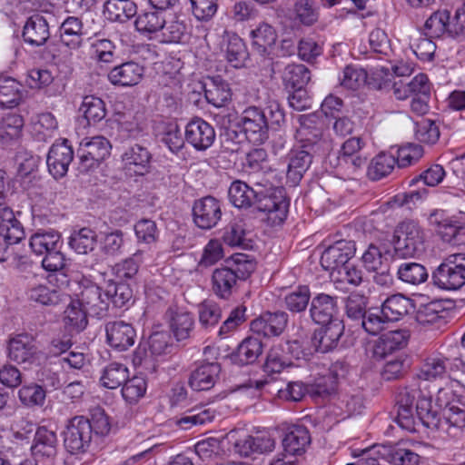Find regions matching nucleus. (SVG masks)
Wrapping results in <instances>:
<instances>
[{"label": "nucleus", "mask_w": 465, "mask_h": 465, "mask_svg": "<svg viewBox=\"0 0 465 465\" xmlns=\"http://www.w3.org/2000/svg\"><path fill=\"white\" fill-rule=\"evenodd\" d=\"M396 421L400 427L408 431H416L415 418L429 429H439L440 418L438 410L432 406L431 397L420 390L404 388L396 398Z\"/></svg>", "instance_id": "obj_1"}, {"label": "nucleus", "mask_w": 465, "mask_h": 465, "mask_svg": "<svg viewBox=\"0 0 465 465\" xmlns=\"http://www.w3.org/2000/svg\"><path fill=\"white\" fill-rule=\"evenodd\" d=\"M255 269L256 262L250 255H232L226 259L224 265L213 270L211 279L213 292L220 299L229 300Z\"/></svg>", "instance_id": "obj_2"}, {"label": "nucleus", "mask_w": 465, "mask_h": 465, "mask_svg": "<svg viewBox=\"0 0 465 465\" xmlns=\"http://www.w3.org/2000/svg\"><path fill=\"white\" fill-rule=\"evenodd\" d=\"M285 123V114L277 101H271L264 109L249 106L242 114L239 124L252 143L261 144L268 139L269 129H278Z\"/></svg>", "instance_id": "obj_3"}, {"label": "nucleus", "mask_w": 465, "mask_h": 465, "mask_svg": "<svg viewBox=\"0 0 465 465\" xmlns=\"http://www.w3.org/2000/svg\"><path fill=\"white\" fill-rule=\"evenodd\" d=\"M252 183L258 186L257 192L262 193L257 194L255 199L256 209L259 212L266 213L268 219L273 225H279L287 218L290 201L286 196L283 187L273 186L268 180H254Z\"/></svg>", "instance_id": "obj_4"}, {"label": "nucleus", "mask_w": 465, "mask_h": 465, "mask_svg": "<svg viewBox=\"0 0 465 465\" xmlns=\"http://www.w3.org/2000/svg\"><path fill=\"white\" fill-rule=\"evenodd\" d=\"M299 126L295 138L301 148L312 152L314 155L323 154L328 149V143L323 138V124L315 114H301L298 116Z\"/></svg>", "instance_id": "obj_5"}, {"label": "nucleus", "mask_w": 465, "mask_h": 465, "mask_svg": "<svg viewBox=\"0 0 465 465\" xmlns=\"http://www.w3.org/2000/svg\"><path fill=\"white\" fill-rule=\"evenodd\" d=\"M432 282L445 291H457L465 285V254H450L432 272Z\"/></svg>", "instance_id": "obj_6"}, {"label": "nucleus", "mask_w": 465, "mask_h": 465, "mask_svg": "<svg viewBox=\"0 0 465 465\" xmlns=\"http://www.w3.org/2000/svg\"><path fill=\"white\" fill-rule=\"evenodd\" d=\"M112 145L104 136L84 138L77 148L78 169L82 173L97 168L109 155Z\"/></svg>", "instance_id": "obj_7"}, {"label": "nucleus", "mask_w": 465, "mask_h": 465, "mask_svg": "<svg viewBox=\"0 0 465 465\" xmlns=\"http://www.w3.org/2000/svg\"><path fill=\"white\" fill-rule=\"evenodd\" d=\"M395 252L398 255L412 257L425 251V232L414 221H404L396 230Z\"/></svg>", "instance_id": "obj_8"}, {"label": "nucleus", "mask_w": 465, "mask_h": 465, "mask_svg": "<svg viewBox=\"0 0 465 465\" xmlns=\"http://www.w3.org/2000/svg\"><path fill=\"white\" fill-rule=\"evenodd\" d=\"M92 438L89 419L75 416L64 431V445L71 454L84 453L91 445Z\"/></svg>", "instance_id": "obj_9"}, {"label": "nucleus", "mask_w": 465, "mask_h": 465, "mask_svg": "<svg viewBox=\"0 0 465 465\" xmlns=\"http://www.w3.org/2000/svg\"><path fill=\"white\" fill-rule=\"evenodd\" d=\"M429 223L445 242L458 245L465 238V226L450 217L443 210H435L429 216Z\"/></svg>", "instance_id": "obj_10"}, {"label": "nucleus", "mask_w": 465, "mask_h": 465, "mask_svg": "<svg viewBox=\"0 0 465 465\" xmlns=\"http://www.w3.org/2000/svg\"><path fill=\"white\" fill-rule=\"evenodd\" d=\"M74 156L73 147L67 139L56 140L50 147L46 157L50 174L54 179L64 177Z\"/></svg>", "instance_id": "obj_11"}, {"label": "nucleus", "mask_w": 465, "mask_h": 465, "mask_svg": "<svg viewBox=\"0 0 465 465\" xmlns=\"http://www.w3.org/2000/svg\"><path fill=\"white\" fill-rule=\"evenodd\" d=\"M311 320L317 325L329 324L341 321L337 296L320 292L312 296L309 307Z\"/></svg>", "instance_id": "obj_12"}, {"label": "nucleus", "mask_w": 465, "mask_h": 465, "mask_svg": "<svg viewBox=\"0 0 465 465\" xmlns=\"http://www.w3.org/2000/svg\"><path fill=\"white\" fill-rule=\"evenodd\" d=\"M222 218V205L219 200L213 196H205L194 201L193 205V219L195 225L203 230L216 226Z\"/></svg>", "instance_id": "obj_13"}, {"label": "nucleus", "mask_w": 465, "mask_h": 465, "mask_svg": "<svg viewBox=\"0 0 465 465\" xmlns=\"http://www.w3.org/2000/svg\"><path fill=\"white\" fill-rule=\"evenodd\" d=\"M289 322V314L284 311L265 312L251 322L252 332L263 338L280 336Z\"/></svg>", "instance_id": "obj_14"}, {"label": "nucleus", "mask_w": 465, "mask_h": 465, "mask_svg": "<svg viewBox=\"0 0 465 465\" xmlns=\"http://www.w3.org/2000/svg\"><path fill=\"white\" fill-rule=\"evenodd\" d=\"M215 137L213 125L200 117L192 119L185 126V140L198 152L210 148Z\"/></svg>", "instance_id": "obj_15"}, {"label": "nucleus", "mask_w": 465, "mask_h": 465, "mask_svg": "<svg viewBox=\"0 0 465 465\" xmlns=\"http://www.w3.org/2000/svg\"><path fill=\"white\" fill-rule=\"evenodd\" d=\"M356 252L355 242L341 240L326 248L321 256V265L325 271L341 269Z\"/></svg>", "instance_id": "obj_16"}, {"label": "nucleus", "mask_w": 465, "mask_h": 465, "mask_svg": "<svg viewBox=\"0 0 465 465\" xmlns=\"http://www.w3.org/2000/svg\"><path fill=\"white\" fill-rule=\"evenodd\" d=\"M321 326L312 334V346L315 351L326 353L338 347L344 333L345 326L342 321H334L331 323Z\"/></svg>", "instance_id": "obj_17"}, {"label": "nucleus", "mask_w": 465, "mask_h": 465, "mask_svg": "<svg viewBox=\"0 0 465 465\" xmlns=\"http://www.w3.org/2000/svg\"><path fill=\"white\" fill-rule=\"evenodd\" d=\"M107 344L119 351L132 347L136 339V331L133 324L124 321H112L105 324Z\"/></svg>", "instance_id": "obj_18"}, {"label": "nucleus", "mask_w": 465, "mask_h": 465, "mask_svg": "<svg viewBox=\"0 0 465 465\" xmlns=\"http://www.w3.org/2000/svg\"><path fill=\"white\" fill-rule=\"evenodd\" d=\"M222 368L217 361H203L191 371L188 385L195 391H209L220 379Z\"/></svg>", "instance_id": "obj_19"}, {"label": "nucleus", "mask_w": 465, "mask_h": 465, "mask_svg": "<svg viewBox=\"0 0 465 465\" xmlns=\"http://www.w3.org/2000/svg\"><path fill=\"white\" fill-rule=\"evenodd\" d=\"M31 450L35 460L53 465L57 455L56 434L45 427H39L35 433Z\"/></svg>", "instance_id": "obj_20"}, {"label": "nucleus", "mask_w": 465, "mask_h": 465, "mask_svg": "<svg viewBox=\"0 0 465 465\" xmlns=\"http://www.w3.org/2000/svg\"><path fill=\"white\" fill-rule=\"evenodd\" d=\"M165 319L177 341H185L191 337L194 319L190 312L177 305H171L165 312Z\"/></svg>", "instance_id": "obj_21"}, {"label": "nucleus", "mask_w": 465, "mask_h": 465, "mask_svg": "<svg viewBox=\"0 0 465 465\" xmlns=\"http://www.w3.org/2000/svg\"><path fill=\"white\" fill-rule=\"evenodd\" d=\"M104 291L97 284L88 282L82 285L78 294L77 304L83 306L90 315L104 317L107 313V302Z\"/></svg>", "instance_id": "obj_22"}, {"label": "nucleus", "mask_w": 465, "mask_h": 465, "mask_svg": "<svg viewBox=\"0 0 465 465\" xmlns=\"http://www.w3.org/2000/svg\"><path fill=\"white\" fill-rule=\"evenodd\" d=\"M124 169L136 175H144L151 168L152 154L148 148L139 143L127 146L122 156Z\"/></svg>", "instance_id": "obj_23"}, {"label": "nucleus", "mask_w": 465, "mask_h": 465, "mask_svg": "<svg viewBox=\"0 0 465 465\" xmlns=\"http://www.w3.org/2000/svg\"><path fill=\"white\" fill-rule=\"evenodd\" d=\"M8 357L18 364H33L37 361V348L27 334H19L9 341Z\"/></svg>", "instance_id": "obj_24"}, {"label": "nucleus", "mask_w": 465, "mask_h": 465, "mask_svg": "<svg viewBox=\"0 0 465 465\" xmlns=\"http://www.w3.org/2000/svg\"><path fill=\"white\" fill-rule=\"evenodd\" d=\"M452 390L440 389L437 395V403L444 409V420L452 427L465 430V404L462 407L459 405L460 401H455Z\"/></svg>", "instance_id": "obj_25"}, {"label": "nucleus", "mask_w": 465, "mask_h": 465, "mask_svg": "<svg viewBox=\"0 0 465 465\" xmlns=\"http://www.w3.org/2000/svg\"><path fill=\"white\" fill-rule=\"evenodd\" d=\"M143 74V66L138 63L129 61L112 68L107 77L113 85L130 87L138 84Z\"/></svg>", "instance_id": "obj_26"}, {"label": "nucleus", "mask_w": 465, "mask_h": 465, "mask_svg": "<svg viewBox=\"0 0 465 465\" xmlns=\"http://www.w3.org/2000/svg\"><path fill=\"white\" fill-rule=\"evenodd\" d=\"M0 232L6 241L8 254L9 245L18 243L25 237L23 224L6 204L0 206Z\"/></svg>", "instance_id": "obj_27"}, {"label": "nucleus", "mask_w": 465, "mask_h": 465, "mask_svg": "<svg viewBox=\"0 0 465 465\" xmlns=\"http://www.w3.org/2000/svg\"><path fill=\"white\" fill-rule=\"evenodd\" d=\"M264 343L260 335L252 332L246 337L232 354V361L239 365L253 364L262 354Z\"/></svg>", "instance_id": "obj_28"}, {"label": "nucleus", "mask_w": 465, "mask_h": 465, "mask_svg": "<svg viewBox=\"0 0 465 465\" xmlns=\"http://www.w3.org/2000/svg\"><path fill=\"white\" fill-rule=\"evenodd\" d=\"M246 224L242 219H233L221 230L223 242L230 247L243 250L252 248V241L249 238Z\"/></svg>", "instance_id": "obj_29"}, {"label": "nucleus", "mask_w": 465, "mask_h": 465, "mask_svg": "<svg viewBox=\"0 0 465 465\" xmlns=\"http://www.w3.org/2000/svg\"><path fill=\"white\" fill-rule=\"evenodd\" d=\"M393 94L398 100L430 94V84L426 74H419L411 80L400 79L392 84Z\"/></svg>", "instance_id": "obj_30"}, {"label": "nucleus", "mask_w": 465, "mask_h": 465, "mask_svg": "<svg viewBox=\"0 0 465 465\" xmlns=\"http://www.w3.org/2000/svg\"><path fill=\"white\" fill-rule=\"evenodd\" d=\"M315 155L312 152L303 149L292 150L288 155V166L286 172L287 182L291 185H297L304 173L312 164Z\"/></svg>", "instance_id": "obj_31"}, {"label": "nucleus", "mask_w": 465, "mask_h": 465, "mask_svg": "<svg viewBox=\"0 0 465 465\" xmlns=\"http://www.w3.org/2000/svg\"><path fill=\"white\" fill-rule=\"evenodd\" d=\"M22 36L24 41L32 46H41L50 37L49 25L46 19L41 15L30 16L23 28Z\"/></svg>", "instance_id": "obj_32"}, {"label": "nucleus", "mask_w": 465, "mask_h": 465, "mask_svg": "<svg viewBox=\"0 0 465 465\" xmlns=\"http://www.w3.org/2000/svg\"><path fill=\"white\" fill-rule=\"evenodd\" d=\"M410 334L407 330H395L383 333L373 347V354L378 358H384L395 351L403 349L409 341Z\"/></svg>", "instance_id": "obj_33"}, {"label": "nucleus", "mask_w": 465, "mask_h": 465, "mask_svg": "<svg viewBox=\"0 0 465 465\" xmlns=\"http://www.w3.org/2000/svg\"><path fill=\"white\" fill-rule=\"evenodd\" d=\"M381 308L384 312V318L390 323L403 319L406 315L414 311L413 300L407 296L397 293L387 297L381 303Z\"/></svg>", "instance_id": "obj_34"}, {"label": "nucleus", "mask_w": 465, "mask_h": 465, "mask_svg": "<svg viewBox=\"0 0 465 465\" xmlns=\"http://www.w3.org/2000/svg\"><path fill=\"white\" fill-rule=\"evenodd\" d=\"M451 358L435 355L426 358L417 374L418 378L424 381H437L450 376V365Z\"/></svg>", "instance_id": "obj_35"}, {"label": "nucleus", "mask_w": 465, "mask_h": 465, "mask_svg": "<svg viewBox=\"0 0 465 465\" xmlns=\"http://www.w3.org/2000/svg\"><path fill=\"white\" fill-rule=\"evenodd\" d=\"M24 120L17 114H7L0 122V143L3 148L8 149L16 146L22 134Z\"/></svg>", "instance_id": "obj_36"}, {"label": "nucleus", "mask_w": 465, "mask_h": 465, "mask_svg": "<svg viewBox=\"0 0 465 465\" xmlns=\"http://www.w3.org/2000/svg\"><path fill=\"white\" fill-rule=\"evenodd\" d=\"M204 96L213 106L224 107L232 100V90L229 84L221 76H213L208 78L204 84Z\"/></svg>", "instance_id": "obj_37"}, {"label": "nucleus", "mask_w": 465, "mask_h": 465, "mask_svg": "<svg viewBox=\"0 0 465 465\" xmlns=\"http://www.w3.org/2000/svg\"><path fill=\"white\" fill-rule=\"evenodd\" d=\"M225 57L235 68L244 66L249 52L244 41L235 33L225 32L223 35Z\"/></svg>", "instance_id": "obj_38"}, {"label": "nucleus", "mask_w": 465, "mask_h": 465, "mask_svg": "<svg viewBox=\"0 0 465 465\" xmlns=\"http://www.w3.org/2000/svg\"><path fill=\"white\" fill-rule=\"evenodd\" d=\"M29 245L36 255H45L61 248V234L54 230H39L30 237Z\"/></svg>", "instance_id": "obj_39"}, {"label": "nucleus", "mask_w": 465, "mask_h": 465, "mask_svg": "<svg viewBox=\"0 0 465 465\" xmlns=\"http://www.w3.org/2000/svg\"><path fill=\"white\" fill-rule=\"evenodd\" d=\"M309 430L302 425L291 427L282 440V447L286 453L295 456L304 452L305 447L310 444Z\"/></svg>", "instance_id": "obj_40"}, {"label": "nucleus", "mask_w": 465, "mask_h": 465, "mask_svg": "<svg viewBox=\"0 0 465 465\" xmlns=\"http://www.w3.org/2000/svg\"><path fill=\"white\" fill-rule=\"evenodd\" d=\"M137 14V6L131 0H107L104 15L111 22L125 23Z\"/></svg>", "instance_id": "obj_41"}, {"label": "nucleus", "mask_w": 465, "mask_h": 465, "mask_svg": "<svg viewBox=\"0 0 465 465\" xmlns=\"http://www.w3.org/2000/svg\"><path fill=\"white\" fill-rule=\"evenodd\" d=\"M258 186L253 184L250 187L246 183L242 181H234L229 188L230 202L237 208H249L252 206L257 199Z\"/></svg>", "instance_id": "obj_42"}, {"label": "nucleus", "mask_w": 465, "mask_h": 465, "mask_svg": "<svg viewBox=\"0 0 465 465\" xmlns=\"http://www.w3.org/2000/svg\"><path fill=\"white\" fill-rule=\"evenodd\" d=\"M252 46L262 54L269 55L277 40L276 30L267 23H261L251 31Z\"/></svg>", "instance_id": "obj_43"}, {"label": "nucleus", "mask_w": 465, "mask_h": 465, "mask_svg": "<svg viewBox=\"0 0 465 465\" xmlns=\"http://www.w3.org/2000/svg\"><path fill=\"white\" fill-rule=\"evenodd\" d=\"M58 129V123L51 113H42L32 120L31 133L35 140L47 142Z\"/></svg>", "instance_id": "obj_44"}, {"label": "nucleus", "mask_w": 465, "mask_h": 465, "mask_svg": "<svg viewBox=\"0 0 465 465\" xmlns=\"http://www.w3.org/2000/svg\"><path fill=\"white\" fill-rule=\"evenodd\" d=\"M68 244L76 253L88 254L96 248L97 234L89 227L74 230L68 239Z\"/></svg>", "instance_id": "obj_45"}, {"label": "nucleus", "mask_w": 465, "mask_h": 465, "mask_svg": "<svg viewBox=\"0 0 465 465\" xmlns=\"http://www.w3.org/2000/svg\"><path fill=\"white\" fill-rule=\"evenodd\" d=\"M82 21L75 16L67 17L60 26V38L64 45L70 49H77L83 44Z\"/></svg>", "instance_id": "obj_46"}, {"label": "nucleus", "mask_w": 465, "mask_h": 465, "mask_svg": "<svg viewBox=\"0 0 465 465\" xmlns=\"http://www.w3.org/2000/svg\"><path fill=\"white\" fill-rule=\"evenodd\" d=\"M312 295L309 286L299 285L283 297V305L292 313H303L311 305Z\"/></svg>", "instance_id": "obj_47"}, {"label": "nucleus", "mask_w": 465, "mask_h": 465, "mask_svg": "<svg viewBox=\"0 0 465 465\" xmlns=\"http://www.w3.org/2000/svg\"><path fill=\"white\" fill-rule=\"evenodd\" d=\"M397 278L406 284L420 285L429 278L427 268L416 262H403L398 265Z\"/></svg>", "instance_id": "obj_48"}, {"label": "nucleus", "mask_w": 465, "mask_h": 465, "mask_svg": "<svg viewBox=\"0 0 465 465\" xmlns=\"http://www.w3.org/2000/svg\"><path fill=\"white\" fill-rule=\"evenodd\" d=\"M134 297L133 290L129 284L124 282H108L104 290V298L107 303V310L110 303L115 308L127 306Z\"/></svg>", "instance_id": "obj_49"}, {"label": "nucleus", "mask_w": 465, "mask_h": 465, "mask_svg": "<svg viewBox=\"0 0 465 465\" xmlns=\"http://www.w3.org/2000/svg\"><path fill=\"white\" fill-rule=\"evenodd\" d=\"M396 157L391 153L381 152L377 154L370 163L367 169V175L371 181H379L394 170Z\"/></svg>", "instance_id": "obj_50"}, {"label": "nucleus", "mask_w": 465, "mask_h": 465, "mask_svg": "<svg viewBox=\"0 0 465 465\" xmlns=\"http://www.w3.org/2000/svg\"><path fill=\"white\" fill-rule=\"evenodd\" d=\"M24 86L11 77L0 78V104L5 107H15L24 98Z\"/></svg>", "instance_id": "obj_51"}, {"label": "nucleus", "mask_w": 465, "mask_h": 465, "mask_svg": "<svg viewBox=\"0 0 465 465\" xmlns=\"http://www.w3.org/2000/svg\"><path fill=\"white\" fill-rule=\"evenodd\" d=\"M292 364L288 344H278L270 349L266 356L264 370L270 373H280L283 369Z\"/></svg>", "instance_id": "obj_52"}, {"label": "nucleus", "mask_w": 465, "mask_h": 465, "mask_svg": "<svg viewBox=\"0 0 465 465\" xmlns=\"http://www.w3.org/2000/svg\"><path fill=\"white\" fill-rule=\"evenodd\" d=\"M311 80V72L304 64H288L282 73V83L286 89L305 88Z\"/></svg>", "instance_id": "obj_53"}, {"label": "nucleus", "mask_w": 465, "mask_h": 465, "mask_svg": "<svg viewBox=\"0 0 465 465\" xmlns=\"http://www.w3.org/2000/svg\"><path fill=\"white\" fill-rule=\"evenodd\" d=\"M128 378V368L123 363L114 361L103 370L100 382L104 388L114 390L122 386Z\"/></svg>", "instance_id": "obj_54"}, {"label": "nucleus", "mask_w": 465, "mask_h": 465, "mask_svg": "<svg viewBox=\"0 0 465 465\" xmlns=\"http://www.w3.org/2000/svg\"><path fill=\"white\" fill-rule=\"evenodd\" d=\"M165 23V17L162 11L151 8L137 15L134 25L136 30L143 34H153L162 30Z\"/></svg>", "instance_id": "obj_55"}, {"label": "nucleus", "mask_w": 465, "mask_h": 465, "mask_svg": "<svg viewBox=\"0 0 465 465\" xmlns=\"http://www.w3.org/2000/svg\"><path fill=\"white\" fill-rule=\"evenodd\" d=\"M143 262V252L138 250L132 256L115 263L112 267V273L120 281L134 279Z\"/></svg>", "instance_id": "obj_56"}, {"label": "nucleus", "mask_w": 465, "mask_h": 465, "mask_svg": "<svg viewBox=\"0 0 465 465\" xmlns=\"http://www.w3.org/2000/svg\"><path fill=\"white\" fill-rule=\"evenodd\" d=\"M382 459L394 465H419L420 456L414 451L396 446H381Z\"/></svg>", "instance_id": "obj_57"}, {"label": "nucleus", "mask_w": 465, "mask_h": 465, "mask_svg": "<svg viewBox=\"0 0 465 465\" xmlns=\"http://www.w3.org/2000/svg\"><path fill=\"white\" fill-rule=\"evenodd\" d=\"M215 411L211 409L198 408L187 411L180 418H177L175 423L183 430H189L193 426L205 425L212 422L214 419Z\"/></svg>", "instance_id": "obj_58"}, {"label": "nucleus", "mask_w": 465, "mask_h": 465, "mask_svg": "<svg viewBox=\"0 0 465 465\" xmlns=\"http://www.w3.org/2000/svg\"><path fill=\"white\" fill-rule=\"evenodd\" d=\"M447 312L440 301H433L420 306L416 312V321L421 324H435L445 319Z\"/></svg>", "instance_id": "obj_59"}, {"label": "nucleus", "mask_w": 465, "mask_h": 465, "mask_svg": "<svg viewBox=\"0 0 465 465\" xmlns=\"http://www.w3.org/2000/svg\"><path fill=\"white\" fill-rule=\"evenodd\" d=\"M89 312L76 301H73L64 311V322L71 331L79 332L87 325L86 315Z\"/></svg>", "instance_id": "obj_60"}, {"label": "nucleus", "mask_w": 465, "mask_h": 465, "mask_svg": "<svg viewBox=\"0 0 465 465\" xmlns=\"http://www.w3.org/2000/svg\"><path fill=\"white\" fill-rule=\"evenodd\" d=\"M80 111L83 113L89 124H94L102 121L106 115L104 102L101 98L94 95L84 97Z\"/></svg>", "instance_id": "obj_61"}, {"label": "nucleus", "mask_w": 465, "mask_h": 465, "mask_svg": "<svg viewBox=\"0 0 465 465\" xmlns=\"http://www.w3.org/2000/svg\"><path fill=\"white\" fill-rule=\"evenodd\" d=\"M450 12L438 10L426 20L424 28L430 37H440L446 32L450 35Z\"/></svg>", "instance_id": "obj_62"}, {"label": "nucleus", "mask_w": 465, "mask_h": 465, "mask_svg": "<svg viewBox=\"0 0 465 465\" xmlns=\"http://www.w3.org/2000/svg\"><path fill=\"white\" fill-rule=\"evenodd\" d=\"M26 296L29 301L42 305H54L59 302L58 292L50 289L45 283H33L27 287Z\"/></svg>", "instance_id": "obj_63"}, {"label": "nucleus", "mask_w": 465, "mask_h": 465, "mask_svg": "<svg viewBox=\"0 0 465 465\" xmlns=\"http://www.w3.org/2000/svg\"><path fill=\"white\" fill-rule=\"evenodd\" d=\"M360 323L367 333L377 335L389 326L390 322L384 318L381 307H373L367 310Z\"/></svg>", "instance_id": "obj_64"}]
</instances>
